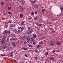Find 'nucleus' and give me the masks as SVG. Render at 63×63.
<instances>
[{
  "label": "nucleus",
  "instance_id": "obj_1",
  "mask_svg": "<svg viewBox=\"0 0 63 63\" xmlns=\"http://www.w3.org/2000/svg\"><path fill=\"white\" fill-rule=\"evenodd\" d=\"M7 33L8 34H10V33H11V32H10V31L8 30L5 31L3 32V34L4 35L7 36V35H8V34H7Z\"/></svg>",
  "mask_w": 63,
  "mask_h": 63
},
{
  "label": "nucleus",
  "instance_id": "obj_2",
  "mask_svg": "<svg viewBox=\"0 0 63 63\" xmlns=\"http://www.w3.org/2000/svg\"><path fill=\"white\" fill-rule=\"evenodd\" d=\"M7 37L5 35H3L1 36H0V38L1 39H2V40H6Z\"/></svg>",
  "mask_w": 63,
  "mask_h": 63
},
{
  "label": "nucleus",
  "instance_id": "obj_3",
  "mask_svg": "<svg viewBox=\"0 0 63 63\" xmlns=\"http://www.w3.org/2000/svg\"><path fill=\"white\" fill-rule=\"evenodd\" d=\"M49 45L50 46H51V47H54V46H55L54 43V42L53 41H51L50 42Z\"/></svg>",
  "mask_w": 63,
  "mask_h": 63
},
{
  "label": "nucleus",
  "instance_id": "obj_4",
  "mask_svg": "<svg viewBox=\"0 0 63 63\" xmlns=\"http://www.w3.org/2000/svg\"><path fill=\"white\" fill-rule=\"evenodd\" d=\"M27 40H26V41L28 42H30V37L28 36H27L26 37Z\"/></svg>",
  "mask_w": 63,
  "mask_h": 63
},
{
  "label": "nucleus",
  "instance_id": "obj_5",
  "mask_svg": "<svg viewBox=\"0 0 63 63\" xmlns=\"http://www.w3.org/2000/svg\"><path fill=\"white\" fill-rule=\"evenodd\" d=\"M56 44L57 46H60V45H61V43L59 41H57L56 42Z\"/></svg>",
  "mask_w": 63,
  "mask_h": 63
},
{
  "label": "nucleus",
  "instance_id": "obj_6",
  "mask_svg": "<svg viewBox=\"0 0 63 63\" xmlns=\"http://www.w3.org/2000/svg\"><path fill=\"white\" fill-rule=\"evenodd\" d=\"M5 41V40L4 39H0V44H2V43H4Z\"/></svg>",
  "mask_w": 63,
  "mask_h": 63
},
{
  "label": "nucleus",
  "instance_id": "obj_7",
  "mask_svg": "<svg viewBox=\"0 0 63 63\" xmlns=\"http://www.w3.org/2000/svg\"><path fill=\"white\" fill-rule=\"evenodd\" d=\"M18 29H21V31H23L24 29V28L23 27L21 28L20 27H18Z\"/></svg>",
  "mask_w": 63,
  "mask_h": 63
},
{
  "label": "nucleus",
  "instance_id": "obj_8",
  "mask_svg": "<svg viewBox=\"0 0 63 63\" xmlns=\"http://www.w3.org/2000/svg\"><path fill=\"white\" fill-rule=\"evenodd\" d=\"M33 31V30L32 29L30 30L28 32V34H31L32 33Z\"/></svg>",
  "mask_w": 63,
  "mask_h": 63
},
{
  "label": "nucleus",
  "instance_id": "obj_9",
  "mask_svg": "<svg viewBox=\"0 0 63 63\" xmlns=\"http://www.w3.org/2000/svg\"><path fill=\"white\" fill-rule=\"evenodd\" d=\"M19 8L20 9V11H23V10H24V9H23V8L22 7H21V6H20L19 7Z\"/></svg>",
  "mask_w": 63,
  "mask_h": 63
},
{
  "label": "nucleus",
  "instance_id": "obj_10",
  "mask_svg": "<svg viewBox=\"0 0 63 63\" xmlns=\"http://www.w3.org/2000/svg\"><path fill=\"white\" fill-rule=\"evenodd\" d=\"M21 4L22 5H23V4H24V3H25V2L23 0H21L20 1Z\"/></svg>",
  "mask_w": 63,
  "mask_h": 63
},
{
  "label": "nucleus",
  "instance_id": "obj_11",
  "mask_svg": "<svg viewBox=\"0 0 63 63\" xmlns=\"http://www.w3.org/2000/svg\"><path fill=\"white\" fill-rule=\"evenodd\" d=\"M14 26H15V25H14L12 24V25L10 26V29H12L13 28H14Z\"/></svg>",
  "mask_w": 63,
  "mask_h": 63
},
{
  "label": "nucleus",
  "instance_id": "obj_12",
  "mask_svg": "<svg viewBox=\"0 0 63 63\" xmlns=\"http://www.w3.org/2000/svg\"><path fill=\"white\" fill-rule=\"evenodd\" d=\"M33 38L35 39L36 38V37H37V35L35 34H34L33 35Z\"/></svg>",
  "mask_w": 63,
  "mask_h": 63
},
{
  "label": "nucleus",
  "instance_id": "obj_13",
  "mask_svg": "<svg viewBox=\"0 0 63 63\" xmlns=\"http://www.w3.org/2000/svg\"><path fill=\"white\" fill-rule=\"evenodd\" d=\"M19 15L20 16V18H22L23 16V14H19Z\"/></svg>",
  "mask_w": 63,
  "mask_h": 63
},
{
  "label": "nucleus",
  "instance_id": "obj_14",
  "mask_svg": "<svg viewBox=\"0 0 63 63\" xmlns=\"http://www.w3.org/2000/svg\"><path fill=\"white\" fill-rule=\"evenodd\" d=\"M19 39L20 40H24L25 39V38H24V37L23 36L22 37L19 38Z\"/></svg>",
  "mask_w": 63,
  "mask_h": 63
},
{
  "label": "nucleus",
  "instance_id": "obj_15",
  "mask_svg": "<svg viewBox=\"0 0 63 63\" xmlns=\"http://www.w3.org/2000/svg\"><path fill=\"white\" fill-rule=\"evenodd\" d=\"M6 48V46L5 45H4L3 46H2V48L3 49H5Z\"/></svg>",
  "mask_w": 63,
  "mask_h": 63
},
{
  "label": "nucleus",
  "instance_id": "obj_16",
  "mask_svg": "<svg viewBox=\"0 0 63 63\" xmlns=\"http://www.w3.org/2000/svg\"><path fill=\"white\" fill-rule=\"evenodd\" d=\"M13 56H14L13 54H11L8 56V57H11V58L13 57Z\"/></svg>",
  "mask_w": 63,
  "mask_h": 63
},
{
  "label": "nucleus",
  "instance_id": "obj_17",
  "mask_svg": "<svg viewBox=\"0 0 63 63\" xmlns=\"http://www.w3.org/2000/svg\"><path fill=\"white\" fill-rule=\"evenodd\" d=\"M34 52H36V53H39V52L38 51V50L37 49H35L34 50Z\"/></svg>",
  "mask_w": 63,
  "mask_h": 63
},
{
  "label": "nucleus",
  "instance_id": "obj_18",
  "mask_svg": "<svg viewBox=\"0 0 63 63\" xmlns=\"http://www.w3.org/2000/svg\"><path fill=\"white\" fill-rule=\"evenodd\" d=\"M11 48H12L11 47H9L6 48V50H9L11 49Z\"/></svg>",
  "mask_w": 63,
  "mask_h": 63
},
{
  "label": "nucleus",
  "instance_id": "obj_19",
  "mask_svg": "<svg viewBox=\"0 0 63 63\" xmlns=\"http://www.w3.org/2000/svg\"><path fill=\"white\" fill-rule=\"evenodd\" d=\"M38 17L37 16H36L34 18V20H37L38 19Z\"/></svg>",
  "mask_w": 63,
  "mask_h": 63
},
{
  "label": "nucleus",
  "instance_id": "obj_20",
  "mask_svg": "<svg viewBox=\"0 0 63 63\" xmlns=\"http://www.w3.org/2000/svg\"><path fill=\"white\" fill-rule=\"evenodd\" d=\"M12 45L13 47H15V42H13L12 43Z\"/></svg>",
  "mask_w": 63,
  "mask_h": 63
},
{
  "label": "nucleus",
  "instance_id": "obj_21",
  "mask_svg": "<svg viewBox=\"0 0 63 63\" xmlns=\"http://www.w3.org/2000/svg\"><path fill=\"white\" fill-rule=\"evenodd\" d=\"M34 39L32 37L31 38V42H33V41H34Z\"/></svg>",
  "mask_w": 63,
  "mask_h": 63
},
{
  "label": "nucleus",
  "instance_id": "obj_22",
  "mask_svg": "<svg viewBox=\"0 0 63 63\" xmlns=\"http://www.w3.org/2000/svg\"><path fill=\"white\" fill-rule=\"evenodd\" d=\"M43 41H41L38 44L39 45H41L42 44H43Z\"/></svg>",
  "mask_w": 63,
  "mask_h": 63
},
{
  "label": "nucleus",
  "instance_id": "obj_23",
  "mask_svg": "<svg viewBox=\"0 0 63 63\" xmlns=\"http://www.w3.org/2000/svg\"><path fill=\"white\" fill-rule=\"evenodd\" d=\"M50 30L51 31H54V29L52 28H51L50 29Z\"/></svg>",
  "mask_w": 63,
  "mask_h": 63
},
{
  "label": "nucleus",
  "instance_id": "obj_24",
  "mask_svg": "<svg viewBox=\"0 0 63 63\" xmlns=\"http://www.w3.org/2000/svg\"><path fill=\"white\" fill-rule=\"evenodd\" d=\"M45 55L46 56H47V55H48V53L47 52H46L45 53Z\"/></svg>",
  "mask_w": 63,
  "mask_h": 63
},
{
  "label": "nucleus",
  "instance_id": "obj_25",
  "mask_svg": "<svg viewBox=\"0 0 63 63\" xmlns=\"http://www.w3.org/2000/svg\"><path fill=\"white\" fill-rule=\"evenodd\" d=\"M50 59H51V60H54V58H53V57H50Z\"/></svg>",
  "mask_w": 63,
  "mask_h": 63
},
{
  "label": "nucleus",
  "instance_id": "obj_26",
  "mask_svg": "<svg viewBox=\"0 0 63 63\" xmlns=\"http://www.w3.org/2000/svg\"><path fill=\"white\" fill-rule=\"evenodd\" d=\"M8 14L9 15H10H10H13V13H11V12L10 11L8 12Z\"/></svg>",
  "mask_w": 63,
  "mask_h": 63
},
{
  "label": "nucleus",
  "instance_id": "obj_27",
  "mask_svg": "<svg viewBox=\"0 0 63 63\" xmlns=\"http://www.w3.org/2000/svg\"><path fill=\"white\" fill-rule=\"evenodd\" d=\"M45 9L44 8V9H43L42 10V12L43 13V12H45Z\"/></svg>",
  "mask_w": 63,
  "mask_h": 63
},
{
  "label": "nucleus",
  "instance_id": "obj_28",
  "mask_svg": "<svg viewBox=\"0 0 63 63\" xmlns=\"http://www.w3.org/2000/svg\"><path fill=\"white\" fill-rule=\"evenodd\" d=\"M27 41H26H26H24L23 42L24 43V44H27V42H26Z\"/></svg>",
  "mask_w": 63,
  "mask_h": 63
},
{
  "label": "nucleus",
  "instance_id": "obj_29",
  "mask_svg": "<svg viewBox=\"0 0 63 63\" xmlns=\"http://www.w3.org/2000/svg\"><path fill=\"white\" fill-rule=\"evenodd\" d=\"M28 46L29 47H33L32 45H29Z\"/></svg>",
  "mask_w": 63,
  "mask_h": 63
},
{
  "label": "nucleus",
  "instance_id": "obj_30",
  "mask_svg": "<svg viewBox=\"0 0 63 63\" xmlns=\"http://www.w3.org/2000/svg\"><path fill=\"white\" fill-rule=\"evenodd\" d=\"M34 8H36V9H37L38 8V6L35 5H34Z\"/></svg>",
  "mask_w": 63,
  "mask_h": 63
},
{
  "label": "nucleus",
  "instance_id": "obj_31",
  "mask_svg": "<svg viewBox=\"0 0 63 63\" xmlns=\"http://www.w3.org/2000/svg\"><path fill=\"white\" fill-rule=\"evenodd\" d=\"M28 19H32V17L31 16H29L28 17Z\"/></svg>",
  "mask_w": 63,
  "mask_h": 63
},
{
  "label": "nucleus",
  "instance_id": "obj_32",
  "mask_svg": "<svg viewBox=\"0 0 63 63\" xmlns=\"http://www.w3.org/2000/svg\"><path fill=\"white\" fill-rule=\"evenodd\" d=\"M42 36L41 37H39V40H42Z\"/></svg>",
  "mask_w": 63,
  "mask_h": 63
},
{
  "label": "nucleus",
  "instance_id": "obj_33",
  "mask_svg": "<svg viewBox=\"0 0 63 63\" xmlns=\"http://www.w3.org/2000/svg\"><path fill=\"white\" fill-rule=\"evenodd\" d=\"M41 47V45H38L36 47L37 48H38V47Z\"/></svg>",
  "mask_w": 63,
  "mask_h": 63
},
{
  "label": "nucleus",
  "instance_id": "obj_34",
  "mask_svg": "<svg viewBox=\"0 0 63 63\" xmlns=\"http://www.w3.org/2000/svg\"><path fill=\"white\" fill-rule=\"evenodd\" d=\"M10 41H13V40H14L13 38H10Z\"/></svg>",
  "mask_w": 63,
  "mask_h": 63
},
{
  "label": "nucleus",
  "instance_id": "obj_35",
  "mask_svg": "<svg viewBox=\"0 0 63 63\" xmlns=\"http://www.w3.org/2000/svg\"><path fill=\"white\" fill-rule=\"evenodd\" d=\"M24 21H23L22 22V23H21V25H24Z\"/></svg>",
  "mask_w": 63,
  "mask_h": 63
},
{
  "label": "nucleus",
  "instance_id": "obj_36",
  "mask_svg": "<svg viewBox=\"0 0 63 63\" xmlns=\"http://www.w3.org/2000/svg\"><path fill=\"white\" fill-rule=\"evenodd\" d=\"M14 32L15 33H17V30L15 29L14 30Z\"/></svg>",
  "mask_w": 63,
  "mask_h": 63
},
{
  "label": "nucleus",
  "instance_id": "obj_37",
  "mask_svg": "<svg viewBox=\"0 0 63 63\" xmlns=\"http://www.w3.org/2000/svg\"><path fill=\"white\" fill-rule=\"evenodd\" d=\"M0 4H1V5H3L4 4V3L3 2H1L0 3Z\"/></svg>",
  "mask_w": 63,
  "mask_h": 63
},
{
  "label": "nucleus",
  "instance_id": "obj_38",
  "mask_svg": "<svg viewBox=\"0 0 63 63\" xmlns=\"http://www.w3.org/2000/svg\"><path fill=\"white\" fill-rule=\"evenodd\" d=\"M22 49H23L24 50H27V48H22Z\"/></svg>",
  "mask_w": 63,
  "mask_h": 63
},
{
  "label": "nucleus",
  "instance_id": "obj_39",
  "mask_svg": "<svg viewBox=\"0 0 63 63\" xmlns=\"http://www.w3.org/2000/svg\"><path fill=\"white\" fill-rule=\"evenodd\" d=\"M60 51V50H57L56 51L57 52H59Z\"/></svg>",
  "mask_w": 63,
  "mask_h": 63
},
{
  "label": "nucleus",
  "instance_id": "obj_40",
  "mask_svg": "<svg viewBox=\"0 0 63 63\" xmlns=\"http://www.w3.org/2000/svg\"><path fill=\"white\" fill-rule=\"evenodd\" d=\"M13 40H15L16 41V40H17V38H13Z\"/></svg>",
  "mask_w": 63,
  "mask_h": 63
},
{
  "label": "nucleus",
  "instance_id": "obj_41",
  "mask_svg": "<svg viewBox=\"0 0 63 63\" xmlns=\"http://www.w3.org/2000/svg\"><path fill=\"white\" fill-rule=\"evenodd\" d=\"M8 22V23H11L12 22V21L11 20L10 21H9Z\"/></svg>",
  "mask_w": 63,
  "mask_h": 63
},
{
  "label": "nucleus",
  "instance_id": "obj_42",
  "mask_svg": "<svg viewBox=\"0 0 63 63\" xmlns=\"http://www.w3.org/2000/svg\"><path fill=\"white\" fill-rule=\"evenodd\" d=\"M8 9L9 10H11V8L10 7H9L8 8Z\"/></svg>",
  "mask_w": 63,
  "mask_h": 63
},
{
  "label": "nucleus",
  "instance_id": "obj_43",
  "mask_svg": "<svg viewBox=\"0 0 63 63\" xmlns=\"http://www.w3.org/2000/svg\"><path fill=\"white\" fill-rule=\"evenodd\" d=\"M63 63V60H61L60 62V63Z\"/></svg>",
  "mask_w": 63,
  "mask_h": 63
},
{
  "label": "nucleus",
  "instance_id": "obj_44",
  "mask_svg": "<svg viewBox=\"0 0 63 63\" xmlns=\"http://www.w3.org/2000/svg\"><path fill=\"white\" fill-rule=\"evenodd\" d=\"M9 23L8 22H5V24H8Z\"/></svg>",
  "mask_w": 63,
  "mask_h": 63
},
{
  "label": "nucleus",
  "instance_id": "obj_45",
  "mask_svg": "<svg viewBox=\"0 0 63 63\" xmlns=\"http://www.w3.org/2000/svg\"><path fill=\"white\" fill-rule=\"evenodd\" d=\"M8 27V25H5L4 26V28H7Z\"/></svg>",
  "mask_w": 63,
  "mask_h": 63
},
{
  "label": "nucleus",
  "instance_id": "obj_46",
  "mask_svg": "<svg viewBox=\"0 0 63 63\" xmlns=\"http://www.w3.org/2000/svg\"><path fill=\"white\" fill-rule=\"evenodd\" d=\"M45 38H46V37H45V36L42 37V39L43 40V39H45Z\"/></svg>",
  "mask_w": 63,
  "mask_h": 63
},
{
  "label": "nucleus",
  "instance_id": "obj_47",
  "mask_svg": "<svg viewBox=\"0 0 63 63\" xmlns=\"http://www.w3.org/2000/svg\"><path fill=\"white\" fill-rule=\"evenodd\" d=\"M25 54V56L26 57H28V56H27V55L26 54Z\"/></svg>",
  "mask_w": 63,
  "mask_h": 63
},
{
  "label": "nucleus",
  "instance_id": "obj_48",
  "mask_svg": "<svg viewBox=\"0 0 63 63\" xmlns=\"http://www.w3.org/2000/svg\"><path fill=\"white\" fill-rule=\"evenodd\" d=\"M36 2H37V1H36V0H34L33 1V3H36Z\"/></svg>",
  "mask_w": 63,
  "mask_h": 63
},
{
  "label": "nucleus",
  "instance_id": "obj_49",
  "mask_svg": "<svg viewBox=\"0 0 63 63\" xmlns=\"http://www.w3.org/2000/svg\"><path fill=\"white\" fill-rule=\"evenodd\" d=\"M37 13H38V12H37L35 11L34 12V14H37Z\"/></svg>",
  "mask_w": 63,
  "mask_h": 63
},
{
  "label": "nucleus",
  "instance_id": "obj_50",
  "mask_svg": "<svg viewBox=\"0 0 63 63\" xmlns=\"http://www.w3.org/2000/svg\"><path fill=\"white\" fill-rule=\"evenodd\" d=\"M20 32V30H18L17 31V33H19Z\"/></svg>",
  "mask_w": 63,
  "mask_h": 63
},
{
  "label": "nucleus",
  "instance_id": "obj_51",
  "mask_svg": "<svg viewBox=\"0 0 63 63\" xmlns=\"http://www.w3.org/2000/svg\"><path fill=\"white\" fill-rule=\"evenodd\" d=\"M35 24H36V25H37V26H39V23H35Z\"/></svg>",
  "mask_w": 63,
  "mask_h": 63
},
{
  "label": "nucleus",
  "instance_id": "obj_52",
  "mask_svg": "<svg viewBox=\"0 0 63 63\" xmlns=\"http://www.w3.org/2000/svg\"><path fill=\"white\" fill-rule=\"evenodd\" d=\"M28 30H30V29H31V28H30V27H28Z\"/></svg>",
  "mask_w": 63,
  "mask_h": 63
},
{
  "label": "nucleus",
  "instance_id": "obj_53",
  "mask_svg": "<svg viewBox=\"0 0 63 63\" xmlns=\"http://www.w3.org/2000/svg\"><path fill=\"white\" fill-rule=\"evenodd\" d=\"M60 9L61 11H62L63 10V8H62V7H61Z\"/></svg>",
  "mask_w": 63,
  "mask_h": 63
},
{
  "label": "nucleus",
  "instance_id": "obj_54",
  "mask_svg": "<svg viewBox=\"0 0 63 63\" xmlns=\"http://www.w3.org/2000/svg\"><path fill=\"white\" fill-rule=\"evenodd\" d=\"M42 24H39V26H42Z\"/></svg>",
  "mask_w": 63,
  "mask_h": 63
},
{
  "label": "nucleus",
  "instance_id": "obj_55",
  "mask_svg": "<svg viewBox=\"0 0 63 63\" xmlns=\"http://www.w3.org/2000/svg\"><path fill=\"white\" fill-rule=\"evenodd\" d=\"M34 12H32L31 13V15H34Z\"/></svg>",
  "mask_w": 63,
  "mask_h": 63
},
{
  "label": "nucleus",
  "instance_id": "obj_56",
  "mask_svg": "<svg viewBox=\"0 0 63 63\" xmlns=\"http://www.w3.org/2000/svg\"><path fill=\"white\" fill-rule=\"evenodd\" d=\"M7 42H9V39L8 38L7 39Z\"/></svg>",
  "mask_w": 63,
  "mask_h": 63
},
{
  "label": "nucleus",
  "instance_id": "obj_57",
  "mask_svg": "<svg viewBox=\"0 0 63 63\" xmlns=\"http://www.w3.org/2000/svg\"><path fill=\"white\" fill-rule=\"evenodd\" d=\"M1 56L2 57L4 56H5V55H1Z\"/></svg>",
  "mask_w": 63,
  "mask_h": 63
},
{
  "label": "nucleus",
  "instance_id": "obj_58",
  "mask_svg": "<svg viewBox=\"0 0 63 63\" xmlns=\"http://www.w3.org/2000/svg\"><path fill=\"white\" fill-rule=\"evenodd\" d=\"M35 58V59H38V58L37 56Z\"/></svg>",
  "mask_w": 63,
  "mask_h": 63
},
{
  "label": "nucleus",
  "instance_id": "obj_59",
  "mask_svg": "<svg viewBox=\"0 0 63 63\" xmlns=\"http://www.w3.org/2000/svg\"><path fill=\"white\" fill-rule=\"evenodd\" d=\"M33 44V45H35V43L34 42H33V43H32Z\"/></svg>",
  "mask_w": 63,
  "mask_h": 63
},
{
  "label": "nucleus",
  "instance_id": "obj_60",
  "mask_svg": "<svg viewBox=\"0 0 63 63\" xmlns=\"http://www.w3.org/2000/svg\"><path fill=\"white\" fill-rule=\"evenodd\" d=\"M53 53H54V52H55V51L53 50Z\"/></svg>",
  "mask_w": 63,
  "mask_h": 63
},
{
  "label": "nucleus",
  "instance_id": "obj_61",
  "mask_svg": "<svg viewBox=\"0 0 63 63\" xmlns=\"http://www.w3.org/2000/svg\"><path fill=\"white\" fill-rule=\"evenodd\" d=\"M7 1V2H9V1H10V0H6Z\"/></svg>",
  "mask_w": 63,
  "mask_h": 63
},
{
  "label": "nucleus",
  "instance_id": "obj_62",
  "mask_svg": "<svg viewBox=\"0 0 63 63\" xmlns=\"http://www.w3.org/2000/svg\"><path fill=\"white\" fill-rule=\"evenodd\" d=\"M14 62H16V60H14Z\"/></svg>",
  "mask_w": 63,
  "mask_h": 63
},
{
  "label": "nucleus",
  "instance_id": "obj_63",
  "mask_svg": "<svg viewBox=\"0 0 63 63\" xmlns=\"http://www.w3.org/2000/svg\"><path fill=\"white\" fill-rule=\"evenodd\" d=\"M46 41H47V39L45 40L44 41H45V42H46Z\"/></svg>",
  "mask_w": 63,
  "mask_h": 63
},
{
  "label": "nucleus",
  "instance_id": "obj_64",
  "mask_svg": "<svg viewBox=\"0 0 63 63\" xmlns=\"http://www.w3.org/2000/svg\"><path fill=\"white\" fill-rule=\"evenodd\" d=\"M13 52H12L10 54H13Z\"/></svg>",
  "mask_w": 63,
  "mask_h": 63
}]
</instances>
